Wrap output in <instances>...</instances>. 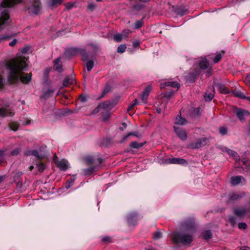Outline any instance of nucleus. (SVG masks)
<instances>
[{
    "label": "nucleus",
    "mask_w": 250,
    "mask_h": 250,
    "mask_svg": "<svg viewBox=\"0 0 250 250\" xmlns=\"http://www.w3.org/2000/svg\"><path fill=\"white\" fill-rule=\"evenodd\" d=\"M138 104H139V103L138 102L137 100L135 99L128 106V107L127 108V111H129V110H131L135 105H138Z\"/></svg>",
    "instance_id": "obj_39"
},
{
    "label": "nucleus",
    "mask_w": 250,
    "mask_h": 250,
    "mask_svg": "<svg viewBox=\"0 0 250 250\" xmlns=\"http://www.w3.org/2000/svg\"><path fill=\"white\" fill-rule=\"evenodd\" d=\"M247 225L245 223H240L238 224V227L240 229H245L247 228Z\"/></svg>",
    "instance_id": "obj_55"
},
{
    "label": "nucleus",
    "mask_w": 250,
    "mask_h": 250,
    "mask_svg": "<svg viewBox=\"0 0 250 250\" xmlns=\"http://www.w3.org/2000/svg\"><path fill=\"white\" fill-rule=\"evenodd\" d=\"M102 241L104 242H111V238L109 236H105L102 238Z\"/></svg>",
    "instance_id": "obj_54"
},
{
    "label": "nucleus",
    "mask_w": 250,
    "mask_h": 250,
    "mask_svg": "<svg viewBox=\"0 0 250 250\" xmlns=\"http://www.w3.org/2000/svg\"><path fill=\"white\" fill-rule=\"evenodd\" d=\"M161 85L163 88L166 86H171L178 89L180 87L179 83L176 82H167L161 84Z\"/></svg>",
    "instance_id": "obj_19"
},
{
    "label": "nucleus",
    "mask_w": 250,
    "mask_h": 250,
    "mask_svg": "<svg viewBox=\"0 0 250 250\" xmlns=\"http://www.w3.org/2000/svg\"><path fill=\"white\" fill-rule=\"evenodd\" d=\"M130 31L128 30H125L123 32L122 34L123 35L124 38H125L127 37Z\"/></svg>",
    "instance_id": "obj_58"
},
{
    "label": "nucleus",
    "mask_w": 250,
    "mask_h": 250,
    "mask_svg": "<svg viewBox=\"0 0 250 250\" xmlns=\"http://www.w3.org/2000/svg\"><path fill=\"white\" fill-rule=\"evenodd\" d=\"M187 123L186 120L180 116H177L175 121V124L178 125H184Z\"/></svg>",
    "instance_id": "obj_24"
},
{
    "label": "nucleus",
    "mask_w": 250,
    "mask_h": 250,
    "mask_svg": "<svg viewBox=\"0 0 250 250\" xmlns=\"http://www.w3.org/2000/svg\"><path fill=\"white\" fill-rule=\"evenodd\" d=\"M244 82L247 85L250 86V73L246 75Z\"/></svg>",
    "instance_id": "obj_44"
},
{
    "label": "nucleus",
    "mask_w": 250,
    "mask_h": 250,
    "mask_svg": "<svg viewBox=\"0 0 250 250\" xmlns=\"http://www.w3.org/2000/svg\"><path fill=\"white\" fill-rule=\"evenodd\" d=\"M246 181L245 178L242 176H236L231 177V183L233 185H237L239 184L244 185Z\"/></svg>",
    "instance_id": "obj_9"
},
{
    "label": "nucleus",
    "mask_w": 250,
    "mask_h": 250,
    "mask_svg": "<svg viewBox=\"0 0 250 250\" xmlns=\"http://www.w3.org/2000/svg\"><path fill=\"white\" fill-rule=\"evenodd\" d=\"M15 35H11V36L7 35V34L4 35L1 37H0V41H2L3 40H6L9 39L11 37L14 36Z\"/></svg>",
    "instance_id": "obj_48"
},
{
    "label": "nucleus",
    "mask_w": 250,
    "mask_h": 250,
    "mask_svg": "<svg viewBox=\"0 0 250 250\" xmlns=\"http://www.w3.org/2000/svg\"><path fill=\"white\" fill-rule=\"evenodd\" d=\"M110 90V86H106L104 91H103L102 92V94H101V95L100 96L99 98L101 99V98H103L104 95L107 94Z\"/></svg>",
    "instance_id": "obj_40"
},
{
    "label": "nucleus",
    "mask_w": 250,
    "mask_h": 250,
    "mask_svg": "<svg viewBox=\"0 0 250 250\" xmlns=\"http://www.w3.org/2000/svg\"><path fill=\"white\" fill-rule=\"evenodd\" d=\"M140 42L138 41H135L133 42V46L134 47H137L140 45Z\"/></svg>",
    "instance_id": "obj_60"
},
{
    "label": "nucleus",
    "mask_w": 250,
    "mask_h": 250,
    "mask_svg": "<svg viewBox=\"0 0 250 250\" xmlns=\"http://www.w3.org/2000/svg\"><path fill=\"white\" fill-rule=\"evenodd\" d=\"M74 180L75 179L74 178H70L67 180L65 187L67 189L69 188L73 185Z\"/></svg>",
    "instance_id": "obj_41"
},
{
    "label": "nucleus",
    "mask_w": 250,
    "mask_h": 250,
    "mask_svg": "<svg viewBox=\"0 0 250 250\" xmlns=\"http://www.w3.org/2000/svg\"><path fill=\"white\" fill-rule=\"evenodd\" d=\"M137 215L136 213L130 214L127 216L128 222L130 225H134L137 221Z\"/></svg>",
    "instance_id": "obj_21"
},
{
    "label": "nucleus",
    "mask_w": 250,
    "mask_h": 250,
    "mask_svg": "<svg viewBox=\"0 0 250 250\" xmlns=\"http://www.w3.org/2000/svg\"><path fill=\"white\" fill-rule=\"evenodd\" d=\"M75 82L74 75L72 74L69 76H65L63 79V87L68 86Z\"/></svg>",
    "instance_id": "obj_15"
},
{
    "label": "nucleus",
    "mask_w": 250,
    "mask_h": 250,
    "mask_svg": "<svg viewBox=\"0 0 250 250\" xmlns=\"http://www.w3.org/2000/svg\"><path fill=\"white\" fill-rule=\"evenodd\" d=\"M221 57H222V55L221 54H220V53L216 54V55H215V56L213 59L214 62V63L218 62L221 59Z\"/></svg>",
    "instance_id": "obj_46"
},
{
    "label": "nucleus",
    "mask_w": 250,
    "mask_h": 250,
    "mask_svg": "<svg viewBox=\"0 0 250 250\" xmlns=\"http://www.w3.org/2000/svg\"><path fill=\"white\" fill-rule=\"evenodd\" d=\"M126 48V46L125 44L120 45L117 48V52L120 53L124 52Z\"/></svg>",
    "instance_id": "obj_36"
},
{
    "label": "nucleus",
    "mask_w": 250,
    "mask_h": 250,
    "mask_svg": "<svg viewBox=\"0 0 250 250\" xmlns=\"http://www.w3.org/2000/svg\"><path fill=\"white\" fill-rule=\"evenodd\" d=\"M110 102L108 101L104 102L101 104H100L98 107L99 108H103L105 109L108 108V107L110 105Z\"/></svg>",
    "instance_id": "obj_31"
},
{
    "label": "nucleus",
    "mask_w": 250,
    "mask_h": 250,
    "mask_svg": "<svg viewBox=\"0 0 250 250\" xmlns=\"http://www.w3.org/2000/svg\"><path fill=\"white\" fill-rule=\"evenodd\" d=\"M131 135H134V136H137V134L136 132H132V133H128L127 135H126L125 136H124L123 140H122V142H124L125 141V140L129 136H131Z\"/></svg>",
    "instance_id": "obj_56"
},
{
    "label": "nucleus",
    "mask_w": 250,
    "mask_h": 250,
    "mask_svg": "<svg viewBox=\"0 0 250 250\" xmlns=\"http://www.w3.org/2000/svg\"><path fill=\"white\" fill-rule=\"evenodd\" d=\"M222 151L223 152H226L229 155L232 156L235 160H236V165L237 167H242V166H241L240 164L241 161L239 159H238L239 156H238L237 152L226 147L223 148Z\"/></svg>",
    "instance_id": "obj_7"
},
{
    "label": "nucleus",
    "mask_w": 250,
    "mask_h": 250,
    "mask_svg": "<svg viewBox=\"0 0 250 250\" xmlns=\"http://www.w3.org/2000/svg\"><path fill=\"white\" fill-rule=\"evenodd\" d=\"M203 238L205 239L208 240L211 237V233L209 230L205 231L203 234Z\"/></svg>",
    "instance_id": "obj_30"
},
{
    "label": "nucleus",
    "mask_w": 250,
    "mask_h": 250,
    "mask_svg": "<svg viewBox=\"0 0 250 250\" xmlns=\"http://www.w3.org/2000/svg\"><path fill=\"white\" fill-rule=\"evenodd\" d=\"M87 71H90L94 66V62L92 61H89L86 63Z\"/></svg>",
    "instance_id": "obj_37"
},
{
    "label": "nucleus",
    "mask_w": 250,
    "mask_h": 250,
    "mask_svg": "<svg viewBox=\"0 0 250 250\" xmlns=\"http://www.w3.org/2000/svg\"><path fill=\"white\" fill-rule=\"evenodd\" d=\"M16 43H17V40L16 39H14L12 42H11L9 43V44L11 46H14L16 44Z\"/></svg>",
    "instance_id": "obj_61"
},
{
    "label": "nucleus",
    "mask_w": 250,
    "mask_h": 250,
    "mask_svg": "<svg viewBox=\"0 0 250 250\" xmlns=\"http://www.w3.org/2000/svg\"><path fill=\"white\" fill-rule=\"evenodd\" d=\"M124 38L122 34L118 33L114 36V40L117 42H121Z\"/></svg>",
    "instance_id": "obj_29"
},
{
    "label": "nucleus",
    "mask_w": 250,
    "mask_h": 250,
    "mask_svg": "<svg viewBox=\"0 0 250 250\" xmlns=\"http://www.w3.org/2000/svg\"><path fill=\"white\" fill-rule=\"evenodd\" d=\"M143 21L142 20L137 21L135 23V28L138 29L141 27L143 24Z\"/></svg>",
    "instance_id": "obj_43"
},
{
    "label": "nucleus",
    "mask_w": 250,
    "mask_h": 250,
    "mask_svg": "<svg viewBox=\"0 0 250 250\" xmlns=\"http://www.w3.org/2000/svg\"><path fill=\"white\" fill-rule=\"evenodd\" d=\"M13 115L14 113L5 107L0 108V116L1 117L12 116Z\"/></svg>",
    "instance_id": "obj_16"
},
{
    "label": "nucleus",
    "mask_w": 250,
    "mask_h": 250,
    "mask_svg": "<svg viewBox=\"0 0 250 250\" xmlns=\"http://www.w3.org/2000/svg\"><path fill=\"white\" fill-rule=\"evenodd\" d=\"M95 8V6L93 4H89L88 5V8L91 10H93Z\"/></svg>",
    "instance_id": "obj_64"
},
{
    "label": "nucleus",
    "mask_w": 250,
    "mask_h": 250,
    "mask_svg": "<svg viewBox=\"0 0 250 250\" xmlns=\"http://www.w3.org/2000/svg\"><path fill=\"white\" fill-rule=\"evenodd\" d=\"M174 130L177 135L182 140H185L187 139V135L186 131L182 128L177 127L176 126H174Z\"/></svg>",
    "instance_id": "obj_10"
},
{
    "label": "nucleus",
    "mask_w": 250,
    "mask_h": 250,
    "mask_svg": "<svg viewBox=\"0 0 250 250\" xmlns=\"http://www.w3.org/2000/svg\"><path fill=\"white\" fill-rule=\"evenodd\" d=\"M216 86L220 93L225 94L229 93V90L224 85L221 84H217Z\"/></svg>",
    "instance_id": "obj_23"
},
{
    "label": "nucleus",
    "mask_w": 250,
    "mask_h": 250,
    "mask_svg": "<svg viewBox=\"0 0 250 250\" xmlns=\"http://www.w3.org/2000/svg\"><path fill=\"white\" fill-rule=\"evenodd\" d=\"M244 166H246V167L243 168L244 171H247L250 167V161L249 159H244L241 161Z\"/></svg>",
    "instance_id": "obj_26"
},
{
    "label": "nucleus",
    "mask_w": 250,
    "mask_h": 250,
    "mask_svg": "<svg viewBox=\"0 0 250 250\" xmlns=\"http://www.w3.org/2000/svg\"><path fill=\"white\" fill-rule=\"evenodd\" d=\"M151 90V88L150 86H148L144 89L142 95H141V99L144 103H146Z\"/></svg>",
    "instance_id": "obj_14"
},
{
    "label": "nucleus",
    "mask_w": 250,
    "mask_h": 250,
    "mask_svg": "<svg viewBox=\"0 0 250 250\" xmlns=\"http://www.w3.org/2000/svg\"><path fill=\"white\" fill-rule=\"evenodd\" d=\"M79 100L82 102H85L86 101V98L84 96H81L79 98Z\"/></svg>",
    "instance_id": "obj_62"
},
{
    "label": "nucleus",
    "mask_w": 250,
    "mask_h": 250,
    "mask_svg": "<svg viewBox=\"0 0 250 250\" xmlns=\"http://www.w3.org/2000/svg\"><path fill=\"white\" fill-rule=\"evenodd\" d=\"M9 126L11 129L16 131L19 128V125L17 123L13 122L9 125Z\"/></svg>",
    "instance_id": "obj_38"
},
{
    "label": "nucleus",
    "mask_w": 250,
    "mask_h": 250,
    "mask_svg": "<svg viewBox=\"0 0 250 250\" xmlns=\"http://www.w3.org/2000/svg\"><path fill=\"white\" fill-rule=\"evenodd\" d=\"M166 107L165 104H162L159 106L157 107L156 111L158 113H161Z\"/></svg>",
    "instance_id": "obj_42"
},
{
    "label": "nucleus",
    "mask_w": 250,
    "mask_h": 250,
    "mask_svg": "<svg viewBox=\"0 0 250 250\" xmlns=\"http://www.w3.org/2000/svg\"><path fill=\"white\" fill-rule=\"evenodd\" d=\"M63 171L66 170L69 166V164L67 160L63 159Z\"/></svg>",
    "instance_id": "obj_52"
},
{
    "label": "nucleus",
    "mask_w": 250,
    "mask_h": 250,
    "mask_svg": "<svg viewBox=\"0 0 250 250\" xmlns=\"http://www.w3.org/2000/svg\"><path fill=\"white\" fill-rule=\"evenodd\" d=\"M96 169L95 167H90L86 169L83 170V172L85 174H90Z\"/></svg>",
    "instance_id": "obj_32"
},
{
    "label": "nucleus",
    "mask_w": 250,
    "mask_h": 250,
    "mask_svg": "<svg viewBox=\"0 0 250 250\" xmlns=\"http://www.w3.org/2000/svg\"><path fill=\"white\" fill-rule=\"evenodd\" d=\"M65 54L66 56H73L80 54L82 56V60L83 61H86L88 59L87 53L86 51L83 49L70 48L68 50H67Z\"/></svg>",
    "instance_id": "obj_4"
},
{
    "label": "nucleus",
    "mask_w": 250,
    "mask_h": 250,
    "mask_svg": "<svg viewBox=\"0 0 250 250\" xmlns=\"http://www.w3.org/2000/svg\"><path fill=\"white\" fill-rule=\"evenodd\" d=\"M234 214L239 217L244 216L246 214L250 215V203L244 207H238L234 209Z\"/></svg>",
    "instance_id": "obj_5"
},
{
    "label": "nucleus",
    "mask_w": 250,
    "mask_h": 250,
    "mask_svg": "<svg viewBox=\"0 0 250 250\" xmlns=\"http://www.w3.org/2000/svg\"><path fill=\"white\" fill-rule=\"evenodd\" d=\"M57 156H54V161L56 163V166L59 167L61 170H62V161H57Z\"/></svg>",
    "instance_id": "obj_34"
},
{
    "label": "nucleus",
    "mask_w": 250,
    "mask_h": 250,
    "mask_svg": "<svg viewBox=\"0 0 250 250\" xmlns=\"http://www.w3.org/2000/svg\"><path fill=\"white\" fill-rule=\"evenodd\" d=\"M233 93L236 97H238L241 99H247V97L245 96V95L244 94V93L243 92H242L241 91H240V90H234V91H233Z\"/></svg>",
    "instance_id": "obj_25"
},
{
    "label": "nucleus",
    "mask_w": 250,
    "mask_h": 250,
    "mask_svg": "<svg viewBox=\"0 0 250 250\" xmlns=\"http://www.w3.org/2000/svg\"><path fill=\"white\" fill-rule=\"evenodd\" d=\"M37 168L39 171H42L44 169V166L43 164L39 163L37 165Z\"/></svg>",
    "instance_id": "obj_51"
},
{
    "label": "nucleus",
    "mask_w": 250,
    "mask_h": 250,
    "mask_svg": "<svg viewBox=\"0 0 250 250\" xmlns=\"http://www.w3.org/2000/svg\"><path fill=\"white\" fill-rule=\"evenodd\" d=\"M24 154L25 155H27V156L33 155V156H35L36 157L38 158L39 159H41L42 158V157L39 155V152L36 150H27L25 152Z\"/></svg>",
    "instance_id": "obj_22"
},
{
    "label": "nucleus",
    "mask_w": 250,
    "mask_h": 250,
    "mask_svg": "<svg viewBox=\"0 0 250 250\" xmlns=\"http://www.w3.org/2000/svg\"><path fill=\"white\" fill-rule=\"evenodd\" d=\"M229 221L231 224L232 226H234L236 223V218L234 216H229Z\"/></svg>",
    "instance_id": "obj_47"
},
{
    "label": "nucleus",
    "mask_w": 250,
    "mask_h": 250,
    "mask_svg": "<svg viewBox=\"0 0 250 250\" xmlns=\"http://www.w3.org/2000/svg\"><path fill=\"white\" fill-rule=\"evenodd\" d=\"M4 154V151H0V163L2 162L3 160V156Z\"/></svg>",
    "instance_id": "obj_59"
},
{
    "label": "nucleus",
    "mask_w": 250,
    "mask_h": 250,
    "mask_svg": "<svg viewBox=\"0 0 250 250\" xmlns=\"http://www.w3.org/2000/svg\"><path fill=\"white\" fill-rule=\"evenodd\" d=\"M20 151V149L19 148H16L11 151V154L13 156L17 155L19 154Z\"/></svg>",
    "instance_id": "obj_53"
},
{
    "label": "nucleus",
    "mask_w": 250,
    "mask_h": 250,
    "mask_svg": "<svg viewBox=\"0 0 250 250\" xmlns=\"http://www.w3.org/2000/svg\"><path fill=\"white\" fill-rule=\"evenodd\" d=\"M196 62L199 63V65L202 69H205L208 67V62L205 58L198 59Z\"/></svg>",
    "instance_id": "obj_17"
},
{
    "label": "nucleus",
    "mask_w": 250,
    "mask_h": 250,
    "mask_svg": "<svg viewBox=\"0 0 250 250\" xmlns=\"http://www.w3.org/2000/svg\"><path fill=\"white\" fill-rule=\"evenodd\" d=\"M27 59L25 55L17 56L8 61L5 64L9 70L8 81L10 83L20 80L22 83H27L31 79L30 74H24L22 71L27 66Z\"/></svg>",
    "instance_id": "obj_1"
},
{
    "label": "nucleus",
    "mask_w": 250,
    "mask_h": 250,
    "mask_svg": "<svg viewBox=\"0 0 250 250\" xmlns=\"http://www.w3.org/2000/svg\"><path fill=\"white\" fill-rule=\"evenodd\" d=\"M235 113L238 118L241 121L244 120L246 117L249 116V113L248 111L241 109H236L235 110Z\"/></svg>",
    "instance_id": "obj_13"
},
{
    "label": "nucleus",
    "mask_w": 250,
    "mask_h": 250,
    "mask_svg": "<svg viewBox=\"0 0 250 250\" xmlns=\"http://www.w3.org/2000/svg\"><path fill=\"white\" fill-rule=\"evenodd\" d=\"M219 132L222 134V135H225L227 134V129L224 127H221L220 128H219Z\"/></svg>",
    "instance_id": "obj_50"
},
{
    "label": "nucleus",
    "mask_w": 250,
    "mask_h": 250,
    "mask_svg": "<svg viewBox=\"0 0 250 250\" xmlns=\"http://www.w3.org/2000/svg\"><path fill=\"white\" fill-rule=\"evenodd\" d=\"M244 193H233L230 194L229 200L231 202L237 201L244 196Z\"/></svg>",
    "instance_id": "obj_18"
},
{
    "label": "nucleus",
    "mask_w": 250,
    "mask_h": 250,
    "mask_svg": "<svg viewBox=\"0 0 250 250\" xmlns=\"http://www.w3.org/2000/svg\"><path fill=\"white\" fill-rule=\"evenodd\" d=\"M162 237V234L160 231L156 232L153 234V238L155 239H158Z\"/></svg>",
    "instance_id": "obj_49"
},
{
    "label": "nucleus",
    "mask_w": 250,
    "mask_h": 250,
    "mask_svg": "<svg viewBox=\"0 0 250 250\" xmlns=\"http://www.w3.org/2000/svg\"><path fill=\"white\" fill-rule=\"evenodd\" d=\"M28 10L30 13L38 14L41 10L39 0H34V1L31 3Z\"/></svg>",
    "instance_id": "obj_6"
},
{
    "label": "nucleus",
    "mask_w": 250,
    "mask_h": 250,
    "mask_svg": "<svg viewBox=\"0 0 250 250\" xmlns=\"http://www.w3.org/2000/svg\"><path fill=\"white\" fill-rule=\"evenodd\" d=\"M207 143L206 138H201L196 141L195 143H191L189 147L192 149H196L205 146Z\"/></svg>",
    "instance_id": "obj_8"
},
{
    "label": "nucleus",
    "mask_w": 250,
    "mask_h": 250,
    "mask_svg": "<svg viewBox=\"0 0 250 250\" xmlns=\"http://www.w3.org/2000/svg\"><path fill=\"white\" fill-rule=\"evenodd\" d=\"M3 86V80L1 76H0V89L2 88Z\"/></svg>",
    "instance_id": "obj_63"
},
{
    "label": "nucleus",
    "mask_w": 250,
    "mask_h": 250,
    "mask_svg": "<svg viewBox=\"0 0 250 250\" xmlns=\"http://www.w3.org/2000/svg\"><path fill=\"white\" fill-rule=\"evenodd\" d=\"M62 61L61 57H59L54 61V69L58 72L62 71Z\"/></svg>",
    "instance_id": "obj_11"
},
{
    "label": "nucleus",
    "mask_w": 250,
    "mask_h": 250,
    "mask_svg": "<svg viewBox=\"0 0 250 250\" xmlns=\"http://www.w3.org/2000/svg\"><path fill=\"white\" fill-rule=\"evenodd\" d=\"M167 163L168 164H187L186 161L182 158L171 157L167 160Z\"/></svg>",
    "instance_id": "obj_12"
},
{
    "label": "nucleus",
    "mask_w": 250,
    "mask_h": 250,
    "mask_svg": "<svg viewBox=\"0 0 250 250\" xmlns=\"http://www.w3.org/2000/svg\"><path fill=\"white\" fill-rule=\"evenodd\" d=\"M74 6L73 3H67L65 4L66 8L68 10L71 9Z\"/></svg>",
    "instance_id": "obj_57"
},
{
    "label": "nucleus",
    "mask_w": 250,
    "mask_h": 250,
    "mask_svg": "<svg viewBox=\"0 0 250 250\" xmlns=\"http://www.w3.org/2000/svg\"><path fill=\"white\" fill-rule=\"evenodd\" d=\"M85 161L87 164H94L95 163V160L92 156H87L85 158Z\"/></svg>",
    "instance_id": "obj_28"
},
{
    "label": "nucleus",
    "mask_w": 250,
    "mask_h": 250,
    "mask_svg": "<svg viewBox=\"0 0 250 250\" xmlns=\"http://www.w3.org/2000/svg\"><path fill=\"white\" fill-rule=\"evenodd\" d=\"M214 96V93L207 92L204 95L205 99L206 101H210Z\"/></svg>",
    "instance_id": "obj_35"
},
{
    "label": "nucleus",
    "mask_w": 250,
    "mask_h": 250,
    "mask_svg": "<svg viewBox=\"0 0 250 250\" xmlns=\"http://www.w3.org/2000/svg\"><path fill=\"white\" fill-rule=\"evenodd\" d=\"M143 146V143H139L137 142H133L130 145V146L133 148H139Z\"/></svg>",
    "instance_id": "obj_27"
},
{
    "label": "nucleus",
    "mask_w": 250,
    "mask_h": 250,
    "mask_svg": "<svg viewBox=\"0 0 250 250\" xmlns=\"http://www.w3.org/2000/svg\"><path fill=\"white\" fill-rule=\"evenodd\" d=\"M23 0H3L0 4V31L4 28L9 18L8 8L15 4L23 1Z\"/></svg>",
    "instance_id": "obj_3"
},
{
    "label": "nucleus",
    "mask_w": 250,
    "mask_h": 250,
    "mask_svg": "<svg viewBox=\"0 0 250 250\" xmlns=\"http://www.w3.org/2000/svg\"><path fill=\"white\" fill-rule=\"evenodd\" d=\"M143 7V5L142 4H138L134 5L133 6V9L136 11H139L142 9Z\"/></svg>",
    "instance_id": "obj_45"
},
{
    "label": "nucleus",
    "mask_w": 250,
    "mask_h": 250,
    "mask_svg": "<svg viewBox=\"0 0 250 250\" xmlns=\"http://www.w3.org/2000/svg\"><path fill=\"white\" fill-rule=\"evenodd\" d=\"M53 93V90L50 88L47 89H44L42 91V94L41 97L42 98L46 99L52 95Z\"/></svg>",
    "instance_id": "obj_20"
},
{
    "label": "nucleus",
    "mask_w": 250,
    "mask_h": 250,
    "mask_svg": "<svg viewBox=\"0 0 250 250\" xmlns=\"http://www.w3.org/2000/svg\"><path fill=\"white\" fill-rule=\"evenodd\" d=\"M61 0H49L48 4L50 6H53L55 5L60 4Z\"/></svg>",
    "instance_id": "obj_33"
},
{
    "label": "nucleus",
    "mask_w": 250,
    "mask_h": 250,
    "mask_svg": "<svg viewBox=\"0 0 250 250\" xmlns=\"http://www.w3.org/2000/svg\"><path fill=\"white\" fill-rule=\"evenodd\" d=\"M181 231H176L172 234V240L175 243L189 244L193 241L192 234L195 230L194 218L186 219L181 224Z\"/></svg>",
    "instance_id": "obj_2"
}]
</instances>
